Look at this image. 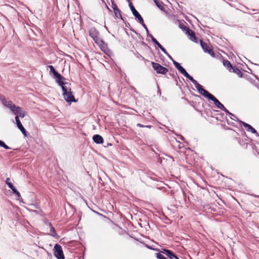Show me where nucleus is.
<instances>
[{"mask_svg": "<svg viewBox=\"0 0 259 259\" xmlns=\"http://www.w3.org/2000/svg\"><path fill=\"white\" fill-rule=\"evenodd\" d=\"M70 85L68 82H64L59 85L61 87L63 91L62 95L65 101L67 102H75V100L71 91Z\"/></svg>", "mask_w": 259, "mask_h": 259, "instance_id": "1", "label": "nucleus"}, {"mask_svg": "<svg viewBox=\"0 0 259 259\" xmlns=\"http://www.w3.org/2000/svg\"><path fill=\"white\" fill-rule=\"evenodd\" d=\"M6 183L10 188H12V187L14 186L13 184L11 182L10 179L9 178H7L6 180Z\"/></svg>", "mask_w": 259, "mask_h": 259, "instance_id": "22", "label": "nucleus"}, {"mask_svg": "<svg viewBox=\"0 0 259 259\" xmlns=\"http://www.w3.org/2000/svg\"><path fill=\"white\" fill-rule=\"evenodd\" d=\"M25 112L21 107L16 106L14 110H13V113L16 116Z\"/></svg>", "mask_w": 259, "mask_h": 259, "instance_id": "17", "label": "nucleus"}, {"mask_svg": "<svg viewBox=\"0 0 259 259\" xmlns=\"http://www.w3.org/2000/svg\"><path fill=\"white\" fill-rule=\"evenodd\" d=\"M129 6L131 9V10L133 14L137 19H138L139 22H142L143 23V18L139 13V12L135 9V7L131 3H129Z\"/></svg>", "mask_w": 259, "mask_h": 259, "instance_id": "8", "label": "nucleus"}, {"mask_svg": "<svg viewBox=\"0 0 259 259\" xmlns=\"http://www.w3.org/2000/svg\"><path fill=\"white\" fill-rule=\"evenodd\" d=\"M3 104L6 107L9 108L13 112V110H14L16 106H15L11 101H8L5 98L1 99Z\"/></svg>", "mask_w": 259, "mask_h": 259, "instance_id": "9", "label": "nucleus"}, {"mask_svg": "<svg viewBox=\"0 0 259 259\" xmlns=\"http://www.w3.org/2000/svg\"><path fill=\"white\" fill-rule=\"evenodd\" d=\"M139 23L143 26V27L144 28V29H145V30H146L147 33H149V30H148L146 25L144 23V20H143V23L142 22H139Z\"/></svg>", "mask_w": 259, "mask_h": 259, "instance_id": "30", "label": "nucleus"}, {"mask_svg": "<svg viewBox=\"0 0 259 259\" xmlns=\"http://www.w3.org/2000/svg\"><path fill=\"white\" fill-rule=\"evenodd\" d=\"M25 115H26V112H23V113H21V114H19V115H18V117H19V116H20V117H21V118H23V117H24V116H25Z\"/></svg>", "mask_w": 259, "mask_h": 259, "instance_id": "33", "label": "nucleus"}, {"mask_svg": "<svg viewBox=\"0 0 259 259\" xmlns=\"http://www.w3.org/2000/svg\"><path fill=\"white\" fill-rule=\"evenodd\" d=\"M223 65L226 67L230 72H231V69H232L233 66H232L231 63L228 60H224L223 61Z\"/></svg>", "mask_w": 259, "mask_h": 259, "instance_id": "19", "label": "nucleus"}, {"mask_svg": "<svg viewBox=\"0 0 259 259\" xmlns=\"http://www.w3.org/2000/svg\"><path fill=\"white\" fill-rule=\"evenodd\" d=\"M163 253H162L161 251L160 252L156 253V257L158 259H166V257L163 255Z\"/></svg>", "mask_w": 259, "mask_h": 259, "instance_id": "23", "label": "nucleus"}, {"mask_svg": "<svg viewBox=\"0 0 259 259\" xmlns=\"http://www.w3.org/2000/svg\"><path fill=\"white\" fill-rule=\"evenodd\" d=\"M154 2H155V4L156 5L157 7L159 9H160V10H163V9H164L163 6H162V4H161L159 3L158 2V1H157V0H154Z\"/></svg>", "mask_w": 259, "mask_h": 259, "instance_id": "24", "label": "nucleus"}, {"mask_svg": "<svg viewBox=\"0 0 259 259\" xmlns=\"http://www.w3.org/2000/svg\"><path fill=\"white\" fill-rule=\"evenodd\" d=\"M54 255L58 259H64V256L62 247L58 244H56L54 247Z\"/></svg>", "mask_w": 259, "mask_h": 259, "instance_id": "6", "label": "nucleus"}, {"mask_svg": "<svg viewBox=\"0 0 259 259\" xmlns=\"http://www.w3.org/2000/svg\"><path fill=\"white\" fill-rule=\"evenodd\" d=\"M237 118V117L234 115V116H231V118L232 119H234V118Z\"/></svg>", "mask_w": 259, "mask_h": 259, "instance_id": "38", "label": "nucleus"}, {"mask_svg": "<svg viewBox=\"0 0 259 259\" xmlns=\"http://www.w3.org/2000/svg\"><path fill=\"white\" fill-rule=\"evenodd\" d=\"M15 194H16L18 197H19L20 196V194L18 191V193H16Z\"/></svg>", "mask_w": 259, "mask_h": 259, "instance_id": "37", "label": "nucleus"}, {"mask_svg": "<svg viewBox=\"0 0 259 259\" xmlns=\"http://www.w3.org/2000/svg\"><path fill=\"white\" fill-rule=\"evenodd\" d=\"M10 189H12V190L14 194H15V193H18V191L16 189V188L14 186H13V187H12V188H10Z\"/></svg>", "mask_w": 259, "mask_h": 259, "instance_id": "31", "label": "nucleus"}, {"mask_svg": "<svg viewBox=\"0 0 259 259\" xmlns=\"http://www.w3.org/2000/svg\"><path fill=\"white\" fill-rule=\"evenodd\" d=\"M99 47H100L101 49L103 51H105V50H107V45L105 42H104V45H102Z\"/></svg>", "mask_w": 259, "mask_h": 259, "instance_id": "29", "label": "nucleus"}, {"mask_svg": "<svg viewBox=\"0 0 259 259\" xmlns=\"http://www.w3.org/2000/svg\"><path fill=\"white\" fill-rule=\"evenodd\" d=\"M166 56L173 62V61H175L171 56L166 51V53H164Z\"/></svg>", "mask_w": 259, "mask_h": 259, "instance_id": "32", "label": "nucleus"}, {"mask_svg": "<svg viewBox=\"0 0 259 259\" xmlns=\"http://www.w3.org/2000/svg\"><path fill=\"white\" fill-rule=\"evenodd\" d=\"M200 44L204 52L208 53L211 56H214V54L211 48H210L207 44L204 42L203 41L201 40Z\"/></svg>", "mask_w": 259, "mask_h": 259, "instance_id": "7", "label": "nucleus"}, {"mask_svg": "<svg viewBox=\"0 0 259 259\" xmlns=\"http://www.w3.org/2000/svg\"><path fill=\"white\" fill-rule=\"evenodd\" d=\"M112 7L113 8V9L114 10V9H116V8H117V7L116 6V5L113 2H112Z\"/></svg>", "mask_w": 259, "mask_h": 259, "instance_id": "34", "label": "nucleus"}, {"mask_svg": "<svg viewBox=\"0 0 259 259\" xmlns=\"http://www.w3.org/2000/svg\"><path fill=\"white\" fill-rule=\"evenodd\" d=\"M137 126H139V127H145V125L141 124V123H138L137 124Z\"/></svg>", "mask_w": 259, "mask_h": 259, "instance_id": "35", "label": "nucleus"}, {"mask_svg": "<svg viewBox=\"0 0 259 259\" xmlns=\"http://www.w3.org/2000/svg\"><path fill=\"white\" fill-rule=\"evenodd\" d=\"M114 12L115 14V15L117 17V14H118L121 17V15H120V10H119V9L117 8H116V9H114Z\"/></svg>", "mask_w": 259, "mask_h": 259, "instance_id": "28", "label": "nucleus"}, {"mask_svg": "<svg viewBox=\"0 0 259 259\" xmlns=\"http://www.w3.org/2000/svg\"><path fill=\"white\" fill-rule=\"evenodd\" d=\"M89 35L94 40H95L99 37V32L95 28H92L90 29Z\"/></svg>", "mask_w": 259, "mask_h": 259, "instance_id": "13", "label": "nucleus"}, {"mask_svg": "<svg viewBox=\"0 0 259 259\" xmlns=\"http://www.w3.org/2000/svg\"><path fill=\"white\" fill-rule=\"evenodd\" d=\"M48 67L50 69V74H53V77L55 78L56 81L59 85H61L64 82L65 78L59 73L52 65H49Z\"/></svg>", "mask_w": 259, "mask_h": 259, "instance_id": "3", "label": "nucleus"}, {"mask_svg": "<svg viewBox=\"0 0 259 259\" xmlns=\"http://www.w3.org/2000/svg\"><path fill=\"white\" fill-rule=\"evenodd\" d=\"M153 42L164 53H166L165 49L158 42L156 39H153Z\"/></svg>", "mask_w": 259, "mask_h": 259, "instance_id": "20", "label": "nucleus"}, {"mask_svg": "<svg viewBox=\"0 0 259 259\" xmlns=\"http://www.w3.org/2000/svg\"><path fill=\"white\" fill-rule=\"evenodd\" d=\"M48 225H49L50 229L49 235H50L56 238H58L59 237V236L56 233V230H55V228L53 227L52 224L51 223H49L48 224Z\"/></svg>", "mask_w": 259, "mask_h": 259, "instance_id": "15", "label": "nucleus"}, {"mask_svg": "<svg viewBox=\"0 0 259 259\" xmlns=\"http://www.w3.org/2000/svg\"><path fill=\"white\" fill-rule=\"evenodd\" d=\"M152 65L153 69L157 72L158 73H160L162 74H165L168 72V69L162 66L159 64L157 63H155L154 62H152Z\"/></svg>", "mask_w": 259, "mask_h": 259, "instance_id": "5", "label": "nucleus"}, {"mask_svg": "<svg viewBox=\"0 0 259 259\" xmlns=\"http://www.w3.org/2000/svg\"><path fill=\"white\" fill-rule=\"evenodd\" d=\"M95 42L99 46L104 45V41L102 40L100 37L94 40Z\"/></svg>", "mask_w": 259, "mask_h": 259, "instance_id": "21", "label": "nucleus"}, {"mask_svg": "<svg viewBox=\"0 0 259 259\" xmlns=\"http://www.w3.org/2000/svg\"><path fill=\"white\" fill-rule=\"evenodd\" d=\"M145 127H148V128H151V125H146V126H145Z\"/></svg>", "mask_w": 259, "mask_h": 259, "instance_id": "39", "label": "nucleus"}, {"mask_svg": "<svg viewBox=\"0 0 259 259\" xmlns=\"http://www.w3.org/2000/svg\"><path fill=\"white\" fill-rule=\"evenodd\" d=\"M231 72H234L237 74L239 77H242V73L241 71V70L238 68L236 67H233L232 69H231Z\"/></svg>", "mask_w": 259, "mask_h": 259, "instance_id": "18", "label": "nucleus"}, {"mask_svg": "<svg viewBox=\"0 0 259 259\" xmlns=\"http://www.w3.org/2000/svg\"><path fill=\"white\" fill-rule=\"evenodd\" d=\"M186 33L189 36H190V39L196 42L197 39L195 35V33L194 31H193L192 30L190 29L189 28L186 27Z\"/></svg>", "mask_w": 259, "mask_h": 259, "instance_id": "14", "label": "nucleus"}, {"mask_svg": "<svg viewBox=\"0 0 259 259\" xmlns=\"http://www.w3.org/2000/svg\"><path fill=\"white\" fill-rule=\"evenodd\" d=\"M178 70L186 77L188 78L190 80H191L192 82V83L194 84L195 88L197 89V90L200 88L201 85L191 76H190L182 66H181L179 68V69H178Z\"/></svg>", "mask_w": 259, "mask_h": 259, "instance_id": "4", "label": "nucleus"}, {"mask_svg": "<svg viewBox=\"0 0 259 259\" xmlns=\"http://www.w3.org/2000/svg\"><path fill=\"white\" fill-rule=\"evenodd\" d=\"M221 110L225 112V113L228 115L234 116V115L232 113H230L225 107H224V108H222Z\"/></svg>", "mask_w": 259, "mask_h": 259, "instance_id": "26", "label": "nucleus"}, {"mask_svg": "<svg viewBox=\"0 0 259 259\" xmlns=\"http://www.w3.org/2000/svg\"><path fill=\"white\" fill-rule=\"evenodd\" d=\"M239 122L242 124V125L246 128L247 132H251L253 134H255L257 136H259L256 131L250 124H247L243 121H239Z\"/></svg>", "mask_w": 259, "mask_h": 259, "instance_id": "10", "label": "nucleus"}, {"mask_svg": "<svg viewBox=\"0 0 259 259\" xmlns=\"http://www.w3.org/2000/svg\"><path fill=\"white\" fill-rule=\"evenodd\" d=\"M197 91L199 94L213 101L219 109L221 110L224 108V106L214 96L204 90L202 86Z\"/></svg>", "mask_w": 259, "mask_h": 259, "instance_id": "2", "label": "nucleus"}, {"mask_svg": "<svg viewBox=\"0 0 259 259\" xmlns=\"http://www.w3.org/2000/svg\"><path fill=\"white\" fill-rule=\"evenodd\" d=\"M149 36H150V38H151V40H152V41H153V39H155V38L153 36V35H151V34H149Z\"/></svg>", "mask_w": 259, "mask_h": 259, "instance_id": "36", "label": "nucleus"}, {"mask_svg": "<svg viewBox=\"0 0 259 259\" xmlns=\"http://www.w3.org/2000/svg\"><path fill=\"white\" fill-rule=\"evenodd\" d=\"M15 120L17 124V126L18 128L21 131L22 133L25 136H27L26 131L22 125V123L20 122V120L19 118L18 115L16 116Z\"/></svg>", "mask_w": 259, "mask_h": 259, "instance_id": "11", "label": "nucleus"}, {"mask_svg": "<svg viewBox=\"0 0 259 259\" xmlns=\"http://www.w3.org/2000/svg\"><path fill=\"white\" fill-rule=\"evenodd\" d=\"M173 64H174L176 68L178 69L182 66L179 63L176 62V61H173Z\"/></svg>", "mask_w": 259, "mask_h": 259, "instance_id": "27", "label": "nucleus"}, {"mask_svg": "<svg viewBox=\"0 0 259 259\" xmlns=\"http://www.w3.org/2000/svg\"><path fill=\"white\" fill-rule=\"evenodd\" d=\"M93 140L97 144H101L103 143V138L99 135H96L93 137Z\"/></svg>", "mask_w": 259, "mask_h": 259, "instance_id": "16", "label": "nucleus"}, {"mask_svg": "<svg viewBox=\"0 0 259 259\" xmlns=\"http://www.w3.org/2000/svg\"><path fill=\"white\" fill-rule=\"evenodd\" d=\"M161 252L167 255L170 259H179L171 251L169 250L162 249Z\"/></svg>", "mask_w": 259, "mask_h": 259, "instance_id": "12", "label": "nucleus"}, {"mask_svg": "<svg viewBox=\"0 0 259 259\" xmlns=\"http://www.w3.org/2000/svg\"><path fill=\"white\" fill-rule=\"evenodd\" d=\"M0 146L6 149H9L10 148L4 142L0 140Z\"/></svg>", "mask_w": 259, "mask_h": 259, "instance_id": "25", "label": "nucleus"}]
</instances>
